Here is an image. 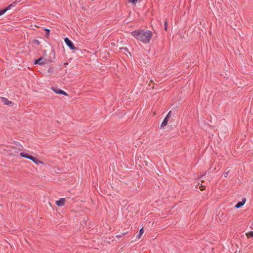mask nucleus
Masks as SVG:
<instances>
[{"instance_id": "nucleus-28", "label": "nucleus", "mask_w": 253, "mask_h": 253, "mask_svg": "<svg viewBox=\"0 0 253 253\" xmlns=\"http://www.w3.org/2000/svg\"><path fill=\"white\" fill-rule=\"evenodd\" d=\"M151 88H152V89L154 88V85L151 87Z\"/></svg>"}, {"instance_id": "nucleus-25", "label": "nucleus", "mask_w": 253, "mask_h": 253, "mask_svg": "<svg viewBox=\"0 0 253 253\" xmlns=\"http://www.w3.org/2000/svg\"><path fill=\"white\" fill-rule=\"evenodd\" d=\"M17 1H15L13 2L12 3V4L13 5V6H15L16 5V4H17Z\"/></svg>"}, {"instance_id": "nucleus-9", "label": "nucleus", "mask_w": 253, "mask_h": 253, "mask_svg": "<svg viewBox=\"0 0 253 253\" xmlns=\"http://www.w3.org/2000/svg\"><path fill=\"white\" fill-rule=\"evenodd\" d=\"M20 156L22 157L28 159H30L31 156V155L24 152H21L20 153Z\"/></svg>"}, {"instance_id": "nucleus-4", "label": "nucleus", "mask_w": 253, "mask_h": 253, "mask_svg": "<svg viewBox=\"0 0 253 253\" xmlns=\"http://www.w3.org/2000/svg\"><path fill=\"white\" fill-rule=\"evenodd\" d=\"M51 88L54 92L57 94H62L65 96L68 95V94L67 92L58 87H52Z\"/></svg>"}, {"instance_id": "nucleus-3", "label": "nucleus", "mask_w": 253, "mask_h": 253, "mask_svg": "<svg viewBox=\"0 0 253 253\" xmlns=\"http://www.w3.org/2000/svg\"><path fill=\"white\" fill-rule=\"evenodd\" d=\"M65 42L66 44L71 49V50H75L76 49V46L74 45L73 42L68 38H65L64 39Z\"/></svg>"}, {"instance_id": "nucleus-14", "label": "nucleus", "mask_w": 253, "mask_h": 253, "mask_svg": "<svg viewBox=\"0 0 253 253\" xmlns=\"http://www.w3.org/2000/svg\"><path fill=\"white\" fill-rule=\"evenodd\" d=\"M44 31L46 32L45 34V37L46 39H48L49 38V36L50 35V30L48 29L45 28Z\"/></svg>"}, {"instance_id": "nucleus-15", "label": "nucleus", "mask_w": 253, "mask_h": 253, "mask_svg": "<svg viewBox=\"0 0 253 253\" xmlns=\"http://www.w3.org/2000/svg\"><path fill=\"white\" fill-rule=\"evenodd\" d=\"M248 238L253 237V231H251L246 233Z\"/></svg>"}, {"instance_id": "nucleus-1", "label": "nucleus", "mask_w": 253, "mask_h": 253, "mask_svg": "<svg viewBox=\"0 0 253 253\" xmlns=\"http://www.w3.org/2000/svg\"><path fill=\"white\" fill-rule=\"evenodd\" d=\"M131 34L136 40L144 43H149L152 37V32L148 30L139 29L133 31Z\"/></svg>"}, {"instance_id": "nucleus-26", "label": "nucleus", "mask_w": 253, "mask_h": 253, "mask_svg": "<svg viewBox=\"0 0 253 253\" xmlns=\"http://www.w3.org/2000/svg\"><path fill=\"white\" fill-rule=\"evenodd\" d=\"M144 163H145V165L146 166H148V162H147L146 161H144Z\"/></svg>"}, {"instance_id": "nucleus-13", "label": "nucleus", "mask_w": 253, "mask_h": 253, "mask_svg": "<svg viewBox=\"0 0 253 253\" xmlns=\"http://www.w3.org/2000/svg\"><path fill=\"white\" fill-rule=\"evenodd\" d=\"M230 169L228 168H226L223 172V176L225 178H227L229 173L230 172Z\"/></svg>"}, {"instance_id": "nucleus-11", "label": "nucleus", "mask_w": 253, "mask_h": 253, "mask_svg": "<svg viewBox=\"0 0 253 253\" xmlns=\"http://www.w3.org/2000/svg\"><path fill=\"white\" fill-rule=\"evenodd\" d=\"M128 232H129L128 231H126L125 232H121V233H120V234L116 235V237L118 239H120V238L123 237V236H124L125 235H126L127 234H128Z\"/></svg>"}, {"instance_id": "nucleus-5", "label": "nucleus", "mask_w": 253, "mask_h": 253, "mask_svg": "<svg viewBox=\"0 0 253 253\" xmlns=\"http://www.w3.org/2000/svg\"><path fill=\"white\" fill-rule=\"evenodd\" d=\"M29 160L32 161L34 163H35L37 165H39V164L45 165V164L43 162L40 161L37 158H36L32 155Z\"/></svg>"}, {"instance_id": "nucleus-16", "label": "nucleus", "mask_w": 253, "mask_h": 253, "mask_svg": "<svg viewBox=\"0 0 253 253\" xmlns=\"http://www.w3.org/2000/svg\"><path fill=\"white\" fill-rule=\"evenodd\" d=\"M32 42L34 44H37V45H39L40 44V42L36 39H34L32 41Z\"/></svg>"}, {"instance_id": "nucleus-7", "label": "nucleus", "mask_w": 253, "mask_h": 253, "mask_svg": "<svg viewBox=\"0 0 253 253\" xmlns=\"http://www.w3.org/2000/svg\"><path fill=\"white\" fill-rule=\"evenodd\" d=\"M1 100L4 104H6L9 106H11L13 104L12 102L9 101L7 98L5 97H1Z\"/></svg>"}, {"instance_id": "nucleus-23", "label": "nucleus", "mask_w": 253, "mask_h": 253, "mask_svg": "<svg viewBox=\"0 0 253 253\" xmlns=\"http://www.w3.org/2000/svg\"><path fill=\"white\" fill-rule=\"evenodd\" d=\"M171 111H169L168 114H167V115L166 116V118L168 119L169 120L170 118V114H171Z\"/></svg>"}, {"instance_id": "nucleus-12", "label": "nucleus", "mask_w": 253, "mask_h": 253, "mask_svg": "<svg viewBox=\"0 0 253 253\" xmlns=\"http://www.w3.org/2000/svg\"><path fill=\"white\" fill-rule=\"evenodd\" d=\"M143 233H144V229H143V228L142 227L140 229L138 234H137L136 235V238L137 239H140V237H141V236L142 235V234H143Z\"/></svg>"}, {"instance_id": "nucleus-10", "label": "nucleus", "mask_w": 253, "mask_h": 253, "mask_svg": "<svg viewBox=\"0 0 253 253\" xmlns=\"http://www.w3.org/2000/svg\"><path fill=\"white\" fill-rule=\"evenodd\" d=\"M169 120L165 117V119H164L162 123L161 127L162 128V127H163L166 126L168 124V122H169Z\"/></svg>"}, {"instance_id": "nucleus-18", "label": "nucleus", "mask_w": 253, "mask_h": 253, "mask_svg": "<svg viewBox=\"0 0 253 253\" xmlns=\"http://www.w3.org/2000/svg\"><path fill=\"white\" fill-rule=\"evenodd\" d=\"M12 6H13V5L12 4V3H11L10 4L8 5L7 7L4 8V9L5 10V11L6 12L7 10H10Z\"/></svg>"}, {"instance_id": "nucleus-8", "label": "nucleus", "mask_w": 253, "mask_h": 253, "mask_svg": "<svg viewBox=\"0 0 253 253\" xmlns=\"http://www.w3.org/2000/svg\"><path fill=\"white\" fill-rule=\"evenodd\" d=\"M246 201V199L244 198L243 199H242V201L238 202L237 203V204L235 205V208L236 209H239V208H241L245 204Z\"/></svg>"}, {"instance_id": "nucleus-6", "label": "nucleus", "mask_w": 253, "mask_h": 253, "mask_svg": "<svg viewBox=\"0 0 253 253\" xmlns=\"http://www.w3.org/2000/svg\"><path fill=\"white\" fill-rule=\"evenodd\" d=\"M66 200L65 198H60L56 202V204L58 207H62L64 206Z\"/></svg>"}, {"instance_id": "nucleus-29", "label": "nucleus", "mask_w": 253, "mask_h": 253, "mask_svg": "<svg viewBox=\"0 0 253 253\" xmlns=\"http://www.w3.org/2000/svg\"><path fill=\"white\" fill-rule=\"evenodd\" d=\"M150 86H151V85H150V84H148V87H150Z\"/></svg>"}, {"instance_id": "nucleus-17", "label": "nucleus", "mask_w": 253, "mask_h": 253, "mask_svg": "<svg viewBox=\"0 0 253 253\" xmlns=\"http://www.w3.org/2000/svg\"><path fill=\"white\" fill-rule=\"evenodd\" d=\"M47 71H48V72L49 73H52L53 72V71H54V68H53V67L52 66H50V67L48 68V69Z\"/></svg>"}, {"instance_id": "nucleus-27", "label": "nucleus", "mask_w": 253, "mask_h": 253, "mask_svg": "<svg viewBox=\"0 0 253 253\" xmlns=\"http://www.w3.org/2000/svg\"><path fill=\"white\" fill-rule=\"evenodd\" d=\"M63 65H64V66H66V65H68V63L67 62H65V63H63Z\"/></svg>"}, {"instance_id": "nucleus-19", "label": "nucleus", "mask_w": 253, "mask_h": 253, "mask_svg": "<svg viewBox=\"0 0 253 253\" xmlns=\"http://www.w3.org/2000/svg\"><path fill=\"white\" fill-rule=\"evenodd\" d=\"M12 6H13V5L12 4V3H11L10 4L8 5L7 7L4 8V9L5 10V11L6 12L7 10H10Z\"/></svg>"}, {"instance_id": "nucleus-24", "label": "nucleus", "mask_w": 253, "mask_h": 253, "mask_svg": "<svg viewBox=\"0 0 253 253\" xmlns=\"http://www.w3.org/2000/svg\"><path fill=\"white\" fill-rule=\"evenodd\" d=\"M205 187L206 186L204 185H201L199 187V189H200L201 191H203L205 189Z\"/></svg>"}, {"instance_id": "nucleus-2", "label": "nucleus", "mask_w": 253, "mask_h": 253, "mask_svg": "<svg viewBox=\"0 0 253 253\" xmlns=\"http://www.w3.org/2000/svg\"><path fill=\"white\" fill-rule=\"evenodd\" d=\"M43 59V57H40L38 59H37L34 61V64H39L40 65H43L49 62H52L50 60H46L45 59L44 61H42Z\"/></svg>"}, {"instance_id": "nucleus-21", "label": "nucleus", "mask_w": 253, "mask_h": 253, "mask_svg": "<svg viewBox=\"0 0 253 253\" xmlns=\"http://www.w3.org/2000/svg\"><path fill=\"white\" fill-rule=\"evenodd\" d=\"M164 30L167 31L168 30V22L166 21L164 23Z\"/></svg>"}, {"instance_id": "nucleus-22", "label": "nucleus", "mask_w": 253, "mask_h": 253, "mask_svg": "<svg viewBox=\"0 0 253 253\" xmlns=\"http://www.w3.org/2000/svg\"><path fill=\"white\" fill-rule=\"evenodd\" d=\"M6 12L5 10H4V9H0V16L3 15V14H4Z\"/></svg>"}, {"instance_id": "nucleus-20", "label": "nucleus", "mask_w": 253, "mask_h": 253, "mask_svg": "<svg viewBox=\"0 0 253 253\" xmlns=\"http://www.w3.org/2000/svg\"><path fill=\"white\" fill-rule=\"evenodd\" d=\"M120 49L121 50H124L125 51H126V52H127L128 53V54H129L130 55H131V53L129 51L128 48L127 47H122V48H120Z\"/></svg>"}]
</instances>
